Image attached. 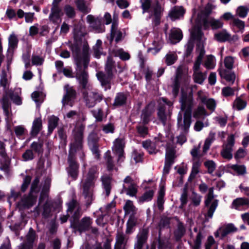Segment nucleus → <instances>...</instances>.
I'll list each match as a JSON object with an SVG mask.
<instances>
[{"label": "nucleus", "instance_id": "c03bdc74", "mask_svg": "<svg viewBox=\"0 0 249 249\" xmlns=\"http://www.w3.org/2000/svg\"><path fill=\"white\" fill-rule=\"evenodd\" d=\"M228 166L238 176L244 175L247 173L246 167L244 165L229 164Z\"/></svg>", "mask_w": 249, "mask_h": 249}, {"label": "nucleus", "instance_id": "2eb2a0df", "mask_svg": "<svg viewBox=\"0 0 249 249\" xmlns=\"http://www.w3.org/2000/svg\"><path fill=\"white\" fill-rule=\"evenodd\" d=\"M78 42H76V43L71 44L70 46V48L72 52V53L75 54L76 57L75 58V63L76 65V61L79 59H82L85 58L86 56H87L89 59V47L84 45L83 48V52L81 55H79L80 48L78 44Z\"/></svg>", "mask_w": 249, "mask_h": 249}, {"label": "nucleus", "instance_id": "79ce46f5", "mask_svg": "<svg viewBox=\"0 0 249 249\" xmlns=\"http://www.w3.org/2000/svg\"><path fill=\"white\" fill-rule=\"evenodd\" d=\"M200 99L201 102L206 106L207 108L209 110L212 112H213L214 111L216 106V103L213 99H208L204 96L200 97Z\"/></svg>", "mask_w": 249, "mask_h": 249}, {"label": "nucleus", "instance_id": "2f4dec72", "mask_svg": "<svg viewBox=\"0 0 249 249\" xmlns=\"http://www.w3.org/2000/svg\"><path fill=\"white\" fill-rule=\"evenodd\" d=\"M125 215L134 216L137 213V208L133 205V202L130 200H127L124 206Z\"/></svg>", "mask_w": 249, "mask_h": 249}, {"label": "nucleus", "instance_id": "5701e85b", "mask_svg": "<svg viewBox=\"0 0 249 249\" xmlns=\"http://www.w3.org/2000/svg\"><path fill=\"white\" fill-rule=\"evenodd\" d=\"M171 112L169 108L167 110L166 107L163 105H160L158 108V116L163 125H165L166 122L170 119Z\"/></svg>", "mask_w": 249, "mask_h": 249}, {"label": "nucleus", "instance_id": "58836bf2", "mask_svg": "<svg viewBox=\"0 0 249 249\" xmlns=\"http://www.w3.org/2000/svg\"><path fill=\"white\" fill-rule=\"evenodd\" d=\"M236 231L237 229L232 224H229L219 228V232H221V238H224L229 234L235 232Z\"/></svg>", "mask_w": 249, "mask_h": 249}, {"label": "nucleus", "instance_id": "412c9836", "mask_svg": "<svg viewBox=\"0 0 249 249\" xmlns=\"http://www.w3.org/2000/svg\"><path fill=\"white\" fill-rule=\"evenodd\" d=\"M37 196L29 194L28 196L23 197L18 203L20 209L29 208L33 206L36 202Z\"/></svg>", "mask_w": 249, "mask_h": 249}, {"label": "nucleus", "instance_id": "f03ea898", "mask_svg": "<svg viewBox=\"0 0 249 249\" xmlns=\"http://www.w3.org/2000/svg\"><path fill=\"white\" fill-rule=\"evenodd\" d=\"M85 128L84 124L78 123L72 130L73 140L70 144L68 159L69 166L67 171L68 175L73 180L77 178L79 174V165L75 160V154L77 151H79L84 155V153L81 149L83 146Z\"/></svg>", "mask_w": 249, "mask_h": 249}, {"label": "nucleus", "instance_id": "4c0bfd02", "mask_svg": "<svg viewBox=\"0 0 249 249\" xmlns=\"http://www.w3.org/2000/svg\"><path fill=\"white\" fill-rule=\"evenodd\" d=\"M182 37L181 31L179 29L173 28L171 30L169 38L171 41L173 43L179 42Z\"/></svg>", "mask_w": 249, "mask_h": 249}, {"label": "nucleus", "instance_id": "cd10ccee", "mask_svg": "<svg viewBox=\"0 0 249 249\" xmlns=\"http://www.w3.org/2000/svg\"><path fill=\"white\" fill-rule=\"evenodd\" d=\"M6 94L13 102L17 105L22 104V99L20 97L21 91L20 88L15 89L14 90L6 91Z\"/></svg>", "mask_w": 249, "mask_h": 249}, {"label": "nucleus", "instance_id": "864d4df0", "mask_svg": "<svg viewBox=\"0 0 249 249\" xmlns=\"http://www.w3.org/2000/svg\"><path fill=\"white\" fill-rule=\"evenodd\" d=\"M247 105V101L243 100L241 98L237 97L232 104V107L237 110H241L246 108Z\"/></svg>", "mask_w": 249, "mask_h": 249}, {"label": "nucleus", "instance_id": "423d86ee", "mask_svg": "<svg viewBox=\"0 0 249 249\" xmlns=\"http://www.w3.org/2000/svg\"><path fill=\"white\" fill-rule=\"evenodd\" d=\"M61 1V0H53L52 4L49 19L54 24H59L64 15L62 9L59 6V2Z\"/></svg>", "mask_w": 249, "mask_h": 249}, {"label": "nucleus", "instance_id": "bf43d9fd", "mask_svg": "<svg viewBox=\"0 0 249 249\" xmlns=\"http://www.w3.org/2000/svg\"><path fill=\"white\" fill-rule=\"evenodd\" d=\"M59 118L55 116H52L48 120V131L50 134L52 133L53 130L58 125Z\"/></svg>", "mask_w": 249, "mask_h": 249}, {"label": "nucleus", "instance_id": "774afa93", "mask_svg": "<svg viewBox=\"0 0 249 249\" xmlns=\"http://www.w3.org/2000/svg\"><path fill=\"white\" fill-rule=\"evenodd\" d=\"M205 249H217V245L212 236H209L205 244Z\"/></svg>", "mask_w": 249, "mask_h": 249}, {"label": "nucleus", "instance_id": "f3484780", "mask_svg": "<svg viewBox=\"0 0 249 249\" xmlns=\"http://www.w3.org/2000/svg\"><path fill=\"white\" fill-rule=\"evenodd\" d=\"M181 110L184 113L191 115L193 105V99L187 95H183L180 99Z\"/></svg>", "mask_w": 249, "mask_h": 249}, {"label": "nucleus", "instance_id": "6ab92c4d", "mask_svg": "<svg viewBox=\"0 0 249 249\" xmlns=\"http://www.w3.org/2000/svg\"><path fill=\"white\" fill-rule=\"evenodd\" d=\"M175 152L174 149L168 148L166 149L165 165L163 169V173L168 174L171 165L174 163L175 158Z\"/></svg>", "mask_w": 249, "mask_h": 249}, {"label": "nucleus", "instance_id": "69168bd1", "mask_svg": "<svg viewBox=\"0 0 249 249\" xmlns=\"http://www.w3.org/2000/svg\"><path fill=\"white\" fill-rule=\"evenodd\" d=\"M8 97V95H7L6 92L5 91V94L3 96L2 98L0 100L2 108L6 115L8 114V109L10 107V102Z\"/></svg>", "mask_w": 249, "mask_h": 249}, {"label": "nucleus", "instance_id": "5fc2aeb1", "mask_svg": "<svg viewBox=\"0 0 249 249\" xmlns=\"http://www.w3.org/2000/svg\"><path fill=\"white\" fill-rule=\"evenodd\" d=\"M103 187L106 192V196H108L111 189V178L109 177H104L102 178Z\"/></svg>", "mask_w": 249, "mask_h": 249}, {"label": "nucleus", "instance_id": "dca6fc26", "mask_svg": "<svg viewBox=\"0 0 249 249\" xmlns=\"http://www.w3.org/2000/svg\"><path fill=\"white\" fill-rule=\"evenodd\" d=\"M96 77L105 90L111 88L110 83L113 77V74L100 71L96 73Z\"/></svg>", "mask_w": 249, "mask_h": 249}, {"label": "nucleus", "instance_id": "39448f33", "mask_svg": "<svg viewBox=\"0 0 249 249\" xmlns=\"http://www.w3.org/2000/svg\"><path fill=\"white\" fill-rule=\"evenodd\" d=\"M205 51L202 49L196 57L193 68L194 81L195 83L200 85L203 83L207 77V72H202L200 71V66Z\"/></svg>", "mask_w": 249, "mask_h": 249}, {"label": "nucleus", "instance_id": "8fccbe9b", "mask_svg": "<svg viewBox=\"0 0 249 249\" xmlns=\"http://www.w3.org/2000/svg\"><path fill=\"white\" fill-rule=\"evenodd\" d=\"M204 238V236L201 231L197 232V235L194 241V243L192 244L188 242L193 249H200L201 246L202 240Z\"/></svg>", "mask_w": 249, "mask_h": 249}, {"label": "nucleus", "instance_id": "4468645a", "mask_svg": "<svg viewBox=\"0 0 249 249\" xmlns=\"http://www.w3.org/2000/svg\"><path fill=\"white\" fill-rule=\"evenodd\" d=\"M153 34V40L152 41L153 47L148 49V51H153V53L156 54L161 49L163 45V40L161 33L154 30Z\"/></svg>", "mask_w": 249, "mask_h": 249}, {"label": "nucleus", "instance_id": "9b49d317", "mask_svg": "<svg viewBox=\"0 0 249 249\" xmlns=\"http://www.w3.org/2000/svg\"><path fill=\"white\" fill-rule=\"evenodd\" d=\"M64 89L65 93L62 99V105L63 106L69 105L72 107L73 105L74 100L76 98V91L73 87L68 84L65 85Z\"/></svg>", "mask_w": 249, "mask_h": 249}, {"label": "nucleus", "instance_id": "4be33fe9", "mask_svg": "<svg viewBox=\"0 0 249 249\" xmlns=\"http://www.w3.org/2000/svg\"><path fill=\"white\" fill-rule=\"evenodd\" d=\"M73 33L74 39L75 42H81L82 37L87 34V32L86 31V27L80 23L74 26Z\"/></svg>", "mask_w": 249, "mask_h": 249}, {"label": "nucleus", "instance_id": "1a4fd4ad", "mask_svg": "<svg viewBox=\"0 0 249 249\" xmlns=\"http://www.w3.org/2000/svg\"><path fill=\"white\" fill-rule=\"evenodd\" d=\"M86 18L90 31L96 33H102L105 31V27L102 23L101 18L95 17L93 15H89Z\"/></svg>", "mask_w": 249, "mask_h": 249}, {"label": "nucleus", "instance_id": "b1692460", "mask_svg": "<svg viewBox=\"0 0 249 249\" xmlns=\"http://www.w3.org/2000/svg\"><path fill=\"white\" fill-rule=\"evenodd\" d=\"M148 234V230L146 229H143L140 231L137 236V241L134 245L135 249H142L147 240Z\"/></svg>", "mask_w": 249, "mask_h": 249}, {"label": "nucleus", "instance_id": "393cba45", "mask_svg": "<svg viewBox=\"0 0 249 249\" xmlns=\"http://www.w3.org/2000/svg\"><path fill=\"white\" fill-rule=\"evenodd\" d=\"M211 145V143L205 141L203 146L202 152V153L199 154V151L200 148V143H199L198 145L194 146L190 151L191 155L194 159L195 158H200L206 154L208 150L209 149Z\"/></svg>", "mask_w": 249, "mask_h": 249}, {"label": "nucleus", "instance_id": "a19ab883", "mask_svg": "<svg viewBox=\"0 0 249 249\" xmlns=\"http://www.w3.org/2000/svg\"><path fill=\"white\" fill-rule=\"evenodd\" d=\"M104 157L107 170L108 171H111L113 170H117V169L115 167L110 151H107L105 153Z\"/></svg>", "mask_w": 249, "mask_h": 249}, {"label": "nucleus", "instance_id": "c9c22d12", "mask_svg": "<svg viewBox=\"0 0 249 249\" xmlns=\"http://www.w3.org/2000/svg\"><path fill=\"white\" fill-rule=\"evenodd\" d=\"M42 128V120L41 118H37L34 120L33 123L31 135L36 137Z\"/></svg>", "mask_w": 249, "mask_h": 249}, {"label": "nucleus", "instance_id": "de8ad7c7", "mask_svg": "<svg viewBox=\"0 0 249 249\" xmlns=\"http://www.w3.org/2000/svg\"><path fill=\"white\" fill-rule=\"evenodd\" d=\"M123 190L126 192V195L130 196H135L138 192V186L135 183L129 185L124 184Z\"/></svg>", "mask_w": 249, "mask_h": 249}, {"label": "nucleus", "instance_id": "49530a36", "mask_svg": "<svg viewBox=\"0 0 249 249\" xmlns=\"http://www.w3.org/2000/svg\"><path fill=\"white\" fill-rule=\"evenodd\" d=\"M219 74L221 77L224 78L227 82L232 84L235 80V74L234 72H229L225 70L219 71Z\"/></svg>", "mask_w": 249, "mask_h": 249}, {"label": "nucleus", "instance_id": "f257e3e1", "mask_svg": "<svg viewBox=\"0 0 249 249\" xmlns=\"http://www.w3.org/2000/svg\"><path fill=\"white\" fill-rule=\"evenodd\" d=\"M89 59L87 56L77 60L75 78L82 90L86 106L88 108H92L98 103L101 102L104 96L96 89L91 90V86L89 83V75L87 71Z\"/></svg>", "mask_w": 249, "mask_h": 249}, {"label": "nucleus", "instance_id": "3c124183", "mask_svg": "<svg viewBox=\"0 0 249 249\" xmlns=\"http://www.w3.org/2000/svg\"><path fill=\"white\" fill-rule=\"evenodd\" d=\"M112 54L115 57H119L124 61L128 60L130 58V55L127 52H124L122 49L113 50Z\"/></svg>", "mask_w": 249, "mask_h": 249}, {"label": "nucleus", "instance_id": "e2e57ef3", "mask_svg": "<svg viewBox=\"0 0 249 249\" xmlns=\"http://www.w3.org/2000/svg\"><path fill=\"white\" fill-rule=\"evenodd\" d=\"M208 115L206 110L203 107L199 106L195 110L193 116L196 119H200L204 118L205 116H208Z\"/></svg>", "mask_w": 249, "mask_h": 249}, {"label": "nucleus", "instance_id": "0e129e2a", "mask_svg": "<svg viewBox=\"0 0 249 249\" xmlns=\"http://www.w3.org/2000/svg\"><path fill=\"white\" fill-rule=\"evenodd\" d=\"M154 191L152 190H149L146 191L141 197L139 198V202L140 203H143L150 201L154 195Z\"/></svg>", "mask_w": 249, "mask_h": 249}, {"label": "nucleus", "instance_id": "4d7b16f0", "mask_svg": "<svg viewBox=\"0 0 249 249\" xmlns=\"http://www.w3.org/2000/svg\"><path fill=\"white\" fill-rule=\"evenodd\" d=\"M203 66L208 70H212L215 66V59L212 55H209L204 62Z\"/></svg>", "mask_w": 249, "mask_h": 249}, {"label": "nucleus", "instance_id": "052dcab7", "mask_svg": "<svg viewBox=\"0 0 249 249\" xmlns=\"http://www.w3.org/2000/svg\"><path fill=\"white\" fill-rule=\"evenodd\" d=\"M114 148L115 151H124L125 146V141L124 137L116 139L114 142Z\"/></svg>", "mask_w": 249, "mask_h": 249}, {"label": "nucleus", "instance_id": "bb28decb", "mask_svg": "<svg viewBox=\"0 0 249 249\" xmlns=\"http://www.w3.org/2000/svg\"><path fill=\"white\" fill-rule=\"evenodd\" d=\"M118 21L114 20L111 27L110 41H112L114 38L116 42L122 40L123 35L122 32L118 29Z\"/></svg>", "mask_w": 249, "mask_h": 249}, {"label": "nucleus", "instance_id": "6e6d98bb", "mask_svg": "<svg viewBox=\"0 0 249 249\" xmlns=\"http://www.w3.org/2000/svg\"><path fill=\"white\" fill-rule=\"evenodd\" d=\"M102 45V41L100 39H98L93 47V55L97 58H99L101 55L104 54Z\"/></svg>", "mask_w": 249, "mask_h": 249}, {"label": "nucleus", "instance_id": "13d9d810", "mask_svg": "<svg viewBox=\"0 0 249 249\" xmlns=\"http://www.w3.org/2000/svg\"><path fill=\"white\" fill-rule=\"evenodd\" d=\"M178 59V55L175 52H170L165 56V62L168 66L174 64Z\"/></svg>", "mask_w": 249, "mask_h": 249}, {"label": "nucleus", "instance_id": "f8f14e48", "mask_svg": "<svg viewBox=\"0 0 249 249\" xmlns=\"http://www.w3.org/2000/svg\"><path fill=\"white\" fill-rule=\"evenodd\" d=\"M192 123L191 115L184 113L183 119L182 113L179 112L177 118V126L178 129L183 133H187Z\"/></svg>", "mask_w": 249, "mask_h": 249}, {"label": "nucleus", "instance_id": "7c9ffc66", "mask_svg": "<svg viewBox=\"0 0 249 249\" xmlns=\"http://www.w3.org/2000/svg\"><path fill=\"white\" fill-rule=\"evenodd\" d=\"M142 147L145 149L150 154H155L158 152L156 142L147 140L142 142Z\"/></svg>", "mask_w": 249, "mask_h": 249}, {"label": "nucleus", "instance_id": "680f3d73", "mask_svg": "<svg viewBox=\"0 0 249 249\" xmlns=\"http://www.w3.org/2000/svg\"><path fill=\"white\" fill-rule=\"evenodd\" d=\"M43 142L42 141L34 142L31 144V148L32 151L37 153L38 155L42 154L43 152Z\"/></svg>", "mask_w": 249, "mask_h": 249}, {"label": "nucleus", "instance_id": "338daca9", "mask_svg": "<svg viewBox=\"0 0 249 249\" xmlns=\"http://www.w3.org/2000/svg\"><path fill=\"white\" fill-rule=\"evenodd\" d=\"M18 42V40L16 36L14 34H11L8 38L9 49L13 50L16 48L17 47Z\"/></svg>", "mask_w": 249, "mask_h": 249}, {"label": "nucleus", "instance_id": "72a5a7b5", "mask_svg": "<svg viewBox=\"0 0 249 249\" xmlns=\"http://www.w3.org/2000/svg\"><path fill=\"white\" fill-rule=\"evenodd\" d=\"M249 206V199L245 197H238L233 200L231 204V208L239 210L241 207Z\"/></svg>", "mask_w": 249, "mask_h": 249}, {"label": "nucleus", "instance_id": "f704fd0d", "mask_svg": "<svg viewBox=\"0 0 249 249\" xmlns=\"http://www.w3.org/2000/svg\"><path fill=\"white\" fill-rule=\"evenodd\" d=\"M231 38V35L226 30H222L214 34V39L218 42H223Z\"/></svg>", "mask_w": 249, "mask_h": 249}, {"label": "nucleus", "instance_id": "9d476101", "mask_svg": "<svg viewBox=\"0 0 249 249\" xmlns=\"http://www.w3.org/2000/svg\"><path fill=\"white\" fill-rule=\"evenodd\" d=\"M100 140V137L95 131L91 132L88 135L87 141L88 144L95 156L99 159L100 157L99 147V142Z\"/></svg>", "mask_w": 249, "mask_h": 249}, {"label": "nucleus", "instance_id": "6e6552de", "mask_svg": "<svg viewBox=\"0 0 249 249\" xmlns=\"http://www.w3.org/2000/svg\"><path fill=\"white\" fill-rule=\"evenodd\" d=\"M213 198V188L211 187L209 189V193L205 200V205L208 208V212L205 216L209 218H212L213 214L218 206V200L214 199L212 201Z\"/></svg>", "mask_w": 249, "mask_h": 249}, {"label": "nucleus", "instance_id": "09e8293b", "mask_svg": "<svg viewBox=\"0 0 249 249\" xmlns=\"http://www.w3.org/2000/svg\"><path fill=\"white\" fill-rule=\"evenodd\" d=\"M186 232V229L183 224L181 222H178L177 228L174 231V236L177 241L180 240L184 236Z\"/></svg>", "mask_w": 249, "mask_h": 249}, {"label": "nucleus", "instance_id": "ddd939ff", "mask_svg": "<svg viewBox=\"0 0 249 249\" xmlns=\"http://www.w3.org/2000/svg\"><path fill=\"white\" fill-rule=\"evenodd\" d=\"M234 144V136L233 134L230 135L227 138V142L222 146V149L220 154L225 159L230 160L232 158V152L233 146Z\"/></svg>", "mask_w": 249, "mask_h": 249}, {"label": "nucleus", "instance_id": "603ef678", "mask_svg": "<svg viewBox=\"0 0 249 249\" xmlns=\"http://www.w3.org/2000/svg\"><path fill=\"white\" fill-rule=\"evenodd\" d=\"M50 183L49 182H48V183H46L45 185L43 186L39 197V204L42 203L43 202V200H45L47 199H50L49 198L48 196V193L50 190Z\"/></svg>", "mask_w": 249, "mask_h": 249}, {"label": "nucleus", "instance_id": "ea45409f", "mask_svg": "<svg viewBox=\"0 0 249 249\" xmlns=\"http://www.w3.org/2000/svg\"><path fill=\"white\" fill-rule=\"evenodd\" d=\"M199 158H195V159L193 158V163L191 173L190 174L189 179H194L196 175L199 172V168L201 165V162L199 160Z\"/></svg>", "mask_w": 249, "mask_h": 249}, {"label": "nucleus", "instance_id": "c756f323", "mask_svg": "<svg viewBox=\"0 0 249 249\" xmlns=\"http://www.w3.org/2000/svg\"><path fill=\"white\" fill-rule=\"evenodd\" d=\"M185 10L182 7L175 6L170 11L169 16L172 20H175L182 17Z\"/></svg>", "mask_w": 249, "mask_h": 249}, {"label": "nucleus", "instance_id": "e433bc0d", "mask_svg": "<svg viewBox=\"0 0 249 249\" xmlns=\"http://www.w3.org/2000/svg\"><path fill=\"white\" fill-rule=\"evenodd\" d=\"M191 36L194 39L199 41H203L204 34L202 32L200 26L197 24L193 27L191 31Z\"/></svg>", "mask_w": 249, "mask_h": 249}, {"label": "nucleus", "instance_id": "20e7f679", "mask_svg": "<svg viewBox=\"0 0 249 249\" xmlns=\"http://www.w3.org/2000/svg\"><path fill=\"white\" fill-rule=\"evenodd\" d=\"M96 168L92 167L89 171L87 176L81 182L82 194L84 196L86 205L89 207L93 200V188L97 178Z\"/></svg>", "mask_w": 249, "mask_h": 249}, {"label": "nucleus", "instance_id": "a211bd4d", "mask_svg": "<svg viewBox=\"0 0 249 249\" xmlns=\"http://www.w3.org/2000/svg\"><path fill=\"white\" fill-rule=\"evenodd\" d=\"M92 223V219L90 217L86 216L82 218L80 221L75 225L74 227L78 231L81 233L91 229Z\"/></svg>", "mask_w": 249, "mask_h": 249}, {"label": "nucleus", "instance_id": "473e14b6", "mask_svg": "<svg viewBox=\"0 0 249 249\" xmlns=\"http://www.w3.org/2000/svg\"><path fill=\"white\" fill-rule=\"evenodd\" d=\"M105 72L107 73L113 74V72L117 71L115 69V63L110 55L107 57V62L105 66Z\"/></svg>", "mask_w": 249, "mask_h": 249}, {"label": "nucleus", "instance_id": "a18cd8bd", "mask_svg": "<svg viewBox=\"0 0 249 249\" xmlns=\"http://www.w3.org/2000/svg\"><path fill=\"white\" fill-rule=\"evenodd\" d=\"M35 239V233L32 230V231H30L29 233L26 236V241L25 243H23L21 246L23 247H25L27 249H31L33 247V243Z\"/></svg>", "mask_w": 249, "mask_h": 249}, {"label": "nucleus", "instance_id": "c85d7f7f", "mask_svg": "<svg viewBox=\"0 0 249 249\" xmlns=\"http://www.w3.org/2000/svg\"><path fill=\"white\" fill-rule=\"evenodd\" d=\"M128 95L127 93H117L115 97L113 106L116 107H120L125 105Z\"/></svg>", "mask_w": 249, "mask_h": 249}, {"label": "nucleus", "instance_id": "37998d69", "mask_svg": "<svg viewBox=\"0 0 249 249\" xmlns=\"http://www.w3.org/2000/svg\"><path fill=\"white\" fill-rule=\"evenodd\" d=\"M153 113V110L148 107H147L142 110L141 118L144 124H146L150 122V117Z\"/></svg>", "mask_w": 249, "mask_h": 249}, {"label": "nucleus", "instance_id": "0eeeda50", "mask_svg": "<svg viewBox=\"0 0 249 249\" xmlns=\"http://www.w3.org/2000/svg\"><path fill=\"white\" fill-rule=\"evenodd\" d=\"M43 201H45V202L43 204L39 203L40 207L38 206L35 208L34 212L35 213V216L37 217L39 216L41 211L43 217L47 218L52 216L53 202L50 199H46Z\"/></svg>", "mask_w": 249, "mask_h": 249}, {"label": "nucleus", "instance_id": "a878e982", "mask_svg": "<svg viewBox=\"0 0 249 249\" xmlns=\"http://www.w3.org/2000/svg\"><path fill=\"white\" fill-rule=\"evenodd\" d=\"M128 237L123 232H117L116 236V243L114 249H125Z\"/></svg>", "mask_w": 249, "mask_h": 249}, {"label": "nucleus", "instance_id": "aec40b11", "mask_svg": "<svg viewBox=\"0 0 249 249\" xmlns=\"http://www.w3.org/2000/svg\"><path fill=\"white\" fill-rule=\"evenodd\" d=\"M202 25L205 29L210 26L213 30H216L223 27V23L221 19H217L214 18H205L202 20Z\"/></svg>", "mask_w": 249, "mask_h": 249}, {"label": "nucleus", "instance_id": "7ed1b4c3", "mask_svg": "<svg viewBox=\"0 0 249 249\" xmlns=\"http://www.w3.org/2000/svg\"><path fill=\"white\" fill-rule=\"evenodd\" d=\"M142 13H148V18H152V24L154 27L158 26L160 23V20L164 11V8L157 1L152 5V0H140Z\"/></svg>", "mask_w": 249, "mask_h": 249}]
</instances>
